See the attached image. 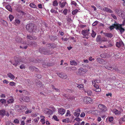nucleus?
Returning <instances> with one entry per match:
<instances>
[{
  "label": "nucleus",
  "mask_w": 125,
  "mask_h": 125,
  "mask_svg": "<svg viewBox=\"0 0 125 125\" xmlns=\"http://www.w3.org/2000/svg\"><path fill=\"white\" fill-rule=\"evenodd\" d=\"M109 28L110 30H112L114 28H115L117 30H119L121 34H122L125 31V29L122 27L121 25L117 23L116 21L112 25L110 26Z\"/></svg>",
  "instance_id": "f257e3e1"
},
{
  "label": "nucleus",
  "mask_w": 125,
  "mask_h": 125,
  "mask_svg": "<svg viewBox=\"0 0 125 125\" xmlns=\"http://www.w3.org/2000/svg\"><path fill=\"white\" fill-rule=\"evenodd\" d=\"M34 25L33 24L30 23L27 24L26 26L27 30L29 32H32L34 29Z\"/></svg>",
  "instance_id": "f03ea898"
},
{
  "label": "nucleus",
  "mask_w": 125,
  "mask_h": 125,
  "mask_svg": "<svg viewBox=\"0 0 125 125\" xmlns=\"http://www.w3.org/2000/svg\"><path fill=\"white\" fill-rule=\"evenodd\" d=\"M14 59L15 61L14 62H10L11 64L15 66H16L17 65H20V62H22L21 60L19 59L18 58L15 57Z\"/></svg>",
  "instance_id": "7ed1b4c3"
},
{
  "label": "nucleus",
  "mask_w": 125,
  "mask_h": 125,
  "mask_svg": "<svg viewBox=\"0 0 125 125\" xmlns=\"http://www.w3.org/2000/svg\"><path fill=\"white\" fill-rule=\"evenodd\" d=\"M39 51L41 53L44 54H46L49 52L48 51L42 47L39 48Z\"/></svg>",
  "instance_id": "20e7f679"
},
{
  "label": "nucleus",
  "mask_w": 125,
  "mask_h": 125,
  "mask_svg": "<svg viewBox=\"0 0 125 125\" xmlns=\"http://www.w3.org/2000/svg\"><path fill=\"white\" fill-rule=\"evenodd\" d=\"M98 107L100 110V111L102 112H104L107 110L106 107L104 105L101 104H99L98 106Z\"/></svg>",
  "instance_id": "39448f33"
},
{
  "label": "nucleus",
  "mask_w": 125,
  "mask_h": 125,
  "mask_svg": "<svg viewBox=\"0 0 125 125\" xmlns=\"http://www.w3.org/2000/svg\"><path fill=\"white\" fill-rule=\"evenodd\" d=\"M84 103H91L92 102V99L88 97H85L83 99Z\"/></svg>",
  "instance_id": "423d86ee"
},
{
  "label": "nucleus",
  "mask_w": 125,
  "mask_h": 125,
  "mask_svg": "<svg viewBox=\"0 0 125 125\" xmlns=\"http://www.w3.org/2000/svg\"><path fill=\"white\" fill-rule=\"evenodd\" d=\"M87 71V70L86 69H84L82 68H81L78 69V73L81 75L84 74Z\"/></svg>",
  "instance_id": "0eeeda50"
},
{
  "label": "nucleus",
  "mask_w": 125,
  "mask_h": 125,
  "mask_svg": "<svg viewBox=\"0 0 125 125\" xmlns=\"http://www.w3.org/2000/svg\"><path fill=\"white\" fill-rule=\"evenodd\" d=\"M89 31V30H83L82 31V34L84 36L86 37L88 36L89 34V33L88 32Z\"/></svg>",
  "instance_id": "6e6552de"
},
{
  "label": "nucleus",
  "mask_w": 125,
  "mask_h": 125,
  "mask_svg": "<svg viewBox=\"0 0 125 125\" xmlns=\"http://www.w3.org/2000/svg\"><path fill=\"white\" fill-rule=\"evenodd\" d=\"M57 75L61 78L63 79H66L67 78V76L64 73H57Z\"/></svg>",
  "instance_id": "1a4fd4ad"
},
{
  "label": "nucleus",
  "mask_w": 125,
  "mask_h": 125,
  "mask_svg": "<svg viewBox=\"0 0 125 125\" xmlns=\"http://www.w3.org/2000/svg\"><path fill=\"white\" fill-rule=\"evenodd\" d=\"M124 45V43L122 41H119L117 42L116 44V46L119 48L121 46L123 47Z\"/></svg>",
  "instance_id": "9d476101"
},
{
  "label": "nucleus",
  "mask_w": 125,
  "mask_h": 125,
  "mask_svg": "<svg viewBox=\"0 0 125 125\" xmlns=\"http://www.w3.org/2000/svg\"><path fill=\"white\" fill-rule=\"evenodd\" d=\"M44 113L47 114H51L52 113V110L49 109H46L44 111Z\"/></svg>",
  "instance_id": "9b49d317"
},
{
  "label": "nucleus",
  "mask_w": 125,
  "mask_h": 125,
  "mask_svg": "<svg viewBox=\"0 0 125 125\" xmlns=\"http://www.w3.org/2000/svg\"><path fill=\"white\" fill-rule=\"evenodd\" d=\"M105 36L108 38H111L113 36V35L111 33H103Z\"/></svg>",
  "instance_id": "f8f14e48"
},
{
  "label": "nucleus",
  "mask_w": 125,
  "mask_h": 125,
  "mask_svg": "<svg viewBox=\"0 0 125 125\" xmlns=\"http://www.w3.org/2000/svg\"><path fill=\"white\" fill-rule=\"evenodd\" d=\"M103 10L109 13H112L113 12L112 10L107 7H104L103 9Z\"/></svg>",
  "instance_id": "ddd939ff"
},
{
  "label": "nucleus",
  "mask_w": 125,
  "mask_h": 125,
  "mask_svg": "<svg viewBox=\"0 0 125 125\" xmlns=\"http://www.w3.org/2000/svg\"><path fill=\"white\" fill-rule=\"evenodd\" d=\"M29 69L31 71H37L38 70V69L36 68L34 66H31L29 67Z\"/></svg>",
  "instance_id": "4468645a"
},
{
  "label": "nucleus",
  "mask_w": 125,
  "mask_h": 125,
  "mask_svg": "<svg viewBox=\"0 0 125 125\" xmlns=\"http://www.w3.org/2000/svg\"><path fill=\"white\" fill-rule=\"evenodd\" d=\"M49 38L52 41H54L57 39V36H49Z\"/></svg>",
  "instance_id": "2eb2a0df"
},
{
  "label": "nucleus",
  "mask_w": 125,
  "mask_h": 125,
  "mask_svg": "<svg viewBox=\"0 0 125 125\" xmlns=\"http://www.w3.org/2000/svg\"><path fill=\"white\" fill-rule=\"evenodd\" d=\"M36 84L38 87H41L42 85V83L39 81L36 82Z\"/></svg>",
  "instance_id": "dca6fc26"
},
{
  "label": "nucleus",
  "mask_w": 125,
  "mask_h": 125,
  "mask_svg": "<svg viewBox=\"0 0 125 125\" xmlns=\"http://www.w3.org/2000/svg\"><path fill=\"white\" fill-rule=\"evenodd\" d=\"M6 111L5 110L3 109L0 110V115L2 116H4L5 115Z\"/></svg>",
  "instance_id": "f3484780"
},
{
  "label": "nucleus",
  "mask_w": 125,
  "mask_h": 125,
  "mask_svg": "<svg viewBox=\"0 0 125 125\" xmlns=\"http://www.w3.org/2000/svg\"><path fill=\"white\" fill-rule=\"evenodd\" d=\"M113 113L116 115H119L120 114V112L116 109L113 110Z\"/></svg>",
  "instance_id": "a211bd4d"
},
{
  "label": "nucleus",
  "mask_w": 125,
  "mask_h": 125,
  "mask_svg": "<svg viewBox=\"0 0 125 125\" xmlns=\"http://www.w3.org/2000/svg\"><path fill=\"white\" fill-rule=\"evenodd\" d=\"M65 111L64 109L61 108L59 110V112L62 115L64 114Z\"/></svg>",
  "instance_id": "6ab92c4d"
},
{
  "label": "nucleus",
  "mask_w": 125,
  "mask_h": 125,
  "mask_svg": "<svg viewBox=\"0 0 125 125\" xmlns=\"http://www.w3.org/2000/svg\"><path fill=\"white\" fill-rule=\"evenodd\" d=\"M22 40V39L19 37H18L16 38V40L17 42L19 43H22L23 42Z\"/></svg>",
  "instance_id": "aec40b11"
},
{
  "label": "nucleus",
  "mask_w": 125,
  "mask_h": 125,
  "mask_svg": "<svg viewBox=\"0 0 125 125\" xmlns=\"http://www.w3.org/2000/svg\"><path fill=\"white\" fill-rule=\"evenodd\" d=\"M6 8L10 11H12V9L10 6V5H7L5 7Z\"/></svg>",
  "instance_id": "412c9836"
},
{
  "label": "nucleus",
  "mask_w": 125,
  "mask_h": 125,
  "mask_svg": "<svg viewBox=\"0 0 125 125\" xmlns=\"http://www.w3.org/2000/svg\"><path fill=\"white\" fill-rule=\"evenodd\" d=\"M7 75L8 77L11 79H14V76L10 73H9Z\"/></svg>",
  "instance_id": "4be33fe9"
},
{
  "label": "nucleus",
  "mask_w": 125,
  "mask_h": 125,
  "mask_svg": "<svg viewBox=\"0 0 125 125\" xmlns=\"http://www.w3.org/2000/svg\"><path fill=\"white\" fill-rule=\"evenodd\" d=\"M0 21L4 26H6L7 25V23L6 21L3 20H1Z\"/></svg>",
  "instance_id": "5701e85b"
},
{
  "label": "nucleus",
  "mask_w": 125,
  "mask_h": 125,
  "mask_svg": "<svg viewBox=\"0 0 125 125\" xmlns=\"http://www.w3.org/2000/svg\"><path fill=\"white\" fill-rule=\"evenodd\" d=\"M70 63L71 65H76L77 64V63L74 60L71 61Z\"/></svg>",
  "instance_id": "b1692460"
},
{
  "label": "nucleus",
  "mask_w": 125,
  "mask_h": 125,
  "mask_svg": "<svg viewBox=\"0 0 125 125\" xmlns=\"http://www.w3.org/2000/svg\"><path fill=\"white\" fill-rule=\"evenodd\" d=\"M115 11L117 14H118L119 16H120V13L121 12V11L120 9H115Z\"/></svg>",
  "instance_id": "393cba45"
},
{
  "label": "nucleus",
  "mask_w": 125,
  "mask_h": 125,
  "mask_svg": "<svg viewBox=\"0 0 125 125\" xmlns=\"http://www.w3.org/2000/svg\"><path fill=\"white\" fill-rule=\"evenodd\" d=\"M51 65V64L50 63H45L43 64L42 66L44 67H46V66H49Z\"/></svg>",
  "instance_id": "a878e982"
},
{
  "label": "nucleus",
  "mask_w": 125,
  "mask_h": 125,
  "mask_svg": "<svg viewBox=\"0 0 125 125\" xmlns=\"http://www.w3.org/2000/svg\"><path fill=\"white\" fill-rule=\"evenodd\" d=\"M52 5L54 6H58V3L56 0H55L53 2Z\"/></svg>",
  "instance_id": "bb28decb"
},
{
  "label": "nucleus",
  "mask_w": 125,
  "mask_h": 125,
  "mask_svg": "<svg viewBox=\"0 0 125 125\" xmlns=\"http://www.w3.org/2000/svg\"><path fill=\"white\" fill-rule=\"evenodd\" d=\"M52 89L53 90H54L53 91H55V92H60V90H59L57 88H56L54 86H53V85H52Z\"/></svg>",
  "instance_id": "cd10ccee"
},
{
  "label": "nucleus",
  "mask_w": 125,
  "mask_h": 125,
  "mask_svg": "<svg viewBox=\"0 0 125 125\" xmlns=\"http://www.w3.org/2000/svg\"><path fill=\"white\" fill-rule=\"evenodd\" d=\"M66 3V2H63L62 3L60 6L61 8H63L64 7Z\"/></svg>",
  "instance_id": "c85d7f7f"
},
{
  "label": "nucleus",
  "mask_w": 125,
  "mask_h": 125,
  "mask_svg": "<svg viewBox=\"0 0 125 125\" xmlns=\"http://www.w3.org/2000/svg\"><path fill=\"white\" fill-rule=\"evenodd\" d=\"M96 33L93 30H92V33L91 34V36L93 38H94L96 35Z\"/></svg>",
  "instance_id": "c756f323"
},
{
  "label": "nucleus",
  "mask_w": 125,
  "mask_h": 125,
  "mask_svg": "<svg viewBox=\"0 0 125 125\" xmlns=\"http://www.w3.org/2000/svg\"><path fill=\"white\" fill-rule=\"evenodd\" d=\"M9 18L10 21H11L14 19V17L12 15L10 14L9 16Z\"/></svg>",
  "instance_id": "7c9ffc66"
},
{
  "label": "nucleus",
  "mask_w": 125,
  "mask_h": 125,
  "mask_svg": "<svg viewBox=\"0 0 125 125\" xmlns=\"http://www.w3.org/2000/svg\"><path fill=\"white\" fill-rule=\"evenodd\" d=\"M87 93L89 96H90L92 94V91L90 90H88L87 91Z\"/></svg>",
  "instance_id": "2f4dec72"
},
{
  "label": "nucleus",
  "mask_w": 125,
  "mask_h": 125,
  "mask_svg": "<svg viewBox=\"0 0 125 125\" xmlns=\"http://www.w3.org/2000/svg\"><path fill=\"white\" fill-rule=\"evenodd\" d=\"M30 6L31 7L33 8H36L37 7L36 5L33 3H31L30 5Z\"/></svg>",
  "instance_id": "473e14b6"
},
{
  "label": "nucleus",
  "mask_w": 125,
  "mask_h": 125,
  "mask_svg": "<svg viewBox=\"0 0 125 125\" xmlns=\"http://www.w3.org/2000/svg\"><path fill=\"white\" fill-rule=\"evenodd\" d=\"M51 12L52 13H54L55 14L58 13V12L56 10H55L54 9H52L51 10Z\"/></svg>",
  "instance_id": "72a5a7b5"
},
{
  "label": "nucleus",
  "mask_w": 125,
  "mask_h": 125,
  "mask_svg": "<svg viewBox=\"0 0 125 125\" xmlns=\"http://www.w3.org/2000/svg\"><path fill=\"white\" fill-rule=\"evenodd\" d=\"M78 11V10L77 9H75L72 12V14L74 15L77 13Z\"/></svg>",
  "instance_id": "f704fd0d"
},
{
  "label": "nucleus",
  "mask_w": 125,
  "mask_h": 125,
  "mask_svg": "<svg viewBox=\"0 0 125 125\" xmlns=\"http://www.w3.org/2000/svg\"><path fill=\"white\" fill-rule=\"evenodd\" d=\"M0 102L2 104L5 103L6 102V101L4 99H1L0 100Z\"/></svg>",
  "instance_id": "c9c22d12"
},
{
  "label": "nucleus",
  "mask_w": 125,
  "mask_h": 125,
  "mask_svg": "<svg viewBox=\"0 0 125 125\" xmlns=\"http://www.w3.org/2000/svg\"><path fill=\"white\" fill-rule=\"evenodd\" d=\"M101 40V38L100 36H97L96 41L97 42H99Z\"/></svg>",
  "instance_id": "e433bc0d"
},
{
  "label": "nucleus",
  "mask_w": 125,
  "mask_h": 125,
  "mask_svg": "<svg viewBox=\"0 0 125 125\" xmlns=\"http://www.w3.org/2000/svg\"><path fill=\"white\" fill-rule=\"evenodd\" d=\"M62 121L63 122L68 123L69 122V119L68 118H67L63 119Z\"/></svg>",
  "instance_id": "4c0bfd02"
},
{
  "label": "nucleus",
  "mask_w": 125,
  "mask_h": 125,
  "mask_svg": "<svg viewBox=\"0 0 125 125\" xmlns=\"http://www.w3.org/2000/svg\"><path fill=\"white\" fill-rule=\"evenodd\" d=\"M16 84V83L13 82H11L10 83V85L11 86H15Z\"/></svg>",
  "instance_id": "58836bf2"
},
{
  "label": "nucleus",
  "mask_w": 125,
  "mask_h": 125,
  "mask_svg": "<svg viewBox=\"0 0 125 125\" xmlns=\"http://www.w3.org/2000/svg\"><path fill=\"white\" fill-rule=\"evenodd\" d=\"M73 114L74 116L77 117H78L80 115V113H78L75 112L73 113Z\"/></svg>",
  "instance_id": "ea45409f"
},
{
  "label": "nucleus",
  "mask_w": 125,
  "mask_h": 125,
  "mask_svg": "<svg viewBox=\"0 0 125 125\" xmlns=\"http://www.w3.org/2000/svg\"><path fill=\"white\" fill-rule=\"evenodd\" d=\"M99 23V22L97 21H96L94 22L92 24L93 26H94L97 25V24Z\"/></svg>",
  "instance_id": "a19ab883"
},
{
  "label": "nucleus",
  "mask_w": 125,
  "mask_h": 125,
  "mask_svg": "<svg viewBox=\"0 0 125 125\" xmlns=\"http://www.w3.org/2000/svg\"><path fill=\"white\" fill-rule=\"evenodd\" d=\"M103 60V59L100 58H97V61L100 63L102 61V60Z\"/></svg>",
  "instance_id": "79ce46f5"
},
{
  "label": "nucleus",
  "mask_w": 125,
  "mask_h": 125,
  "mask_svg": "<svg viewBox=\"0 0 125 125\" xmlns=\"http://www.w3.org/2000/svg\"><path fill=\"white\" fill-rule=\"evenodd\" d=\"M20 68L21 69H24L25 68V66L24 64H22L20 66Z\"/></svg>",
  "instance_id": "37998d69"
},
{
  "label": "nucleus",
  "mask_w": 125,
  "mask_h": 125,
  "mask_svg": "<svg viewBox=\"0 0 125 125\" xmlns=\"http://www.w3.org/2000/svg\"><path fill=\"white\" fill-rule=\"evenodd\" d=\"M115 71H117V73H122V72L121 71L119 70L117 68L115 67Z\"/></svg>",
  "instance_id": "c03bdc74"
},
{
  "label": "nucleus",
  "mask_w": 125,
  "mask_h": 125,
  "mask_svg": "<svg viewBox=\"0 0 125 125\" xmlns=\"http://www.w3.org/2000/svg\"><path fill=\"white\" fill-rule=\"evenodd\" d=\"M24 100H25V101L26 102H28V101H29L30 99H29V98L28 97H26L25 98Z\"/></svg>",
  "instance_id": "a18cd8bd"
},
{
  "label": "nucleus",
  "mask_w": 125,
  "mask_h": 125,
  "mask_svg": "<svg viewBox=\"0 0 125 125\" xmlns=\"http://www.w3.org/2000/svg\"><path fill=\"white\" fill-rule=\"evenodd\" d=\"M67 10L66 9H65L63 11V13L64 14L66 15L67 13Z\"/></svg>",
  "instance_id": "49530a36"
},
{
  "label": "nucleus",
  "mask_w": 125,
  "mask_h": 125,
  "mask_svg": "<svg viewBox=\"0 0 125 125\" xmlns=\"http://www.w3.org/2000/svg\"><path fill=\"white\" fill-rule=\"evenodd\" d=\"M70 111L68 110L67 111V112L66 114V116H68V115H69V116H71V115L70 114Z\"/></svg>",
  "instance_id": "de8ad7c7"
},
{
  "label": "nucleus",
  "mask_w": 125,
  "mask_h": 125,
  "mask_svg": "<svg viewBox=\"0 0 125 125\" xmlns=\"http://www.w3.org/2000/svg\"><path fill=\"white\" fill-rule=\"evenodd\" d=\"M53 118L55 120L57 121H59V119L57 118V117L55 115H54L53 116Z\"/></svg>",
  "instance_id": "09e8293b"
},
{
  "label": "nucleus",
  "mask_w": 125,
  "mask_h": 125,
  "mask_svg": "<svg viewBox=\"0 0 125 125\" xmlns=\"http://www.w3.org/2000/svg\"><path fill=\"white\" fill-rule=\"evenodd\" d=\"M27 38L28 39L30 40H32V36H31V35H28L27 36Z\"/></svg>",
  "instance_id": "8fccbe9b"
},
{
  "label": "nucleus",
  "mask_w": 125,
  "mask_h": 125,
  "mask_svg": "<svg viewBox=\"0 0 125 125\" xmlns=\"http://www.w3.org/2000/svg\"><path fill=\"white\" fill-rule=\"evenodd\" d=\"M68 98L70 99L71 100H72L74 99L75 98V97L74 96H71L69 97V98Z\"/></svg>",
  "instance_id": "3c124183"
},
{
  "label": "nucleus",
  "mask_w": 125,
  "mask_h": 125,
  "mask_svg": "<svg viewBox=\"0 0 125 125\" xmlns=\"http://www.w3.org/2000/svg\"><path fill=\"white\" fill-rule=\"evenodd\" d=\"M94 90L96 92H99L101 91V89L100 88H99L97 89H94Z\"/></svg>",
  "instance_id": "603ef678"
},
{
  "label": "nucleus",
  "mask_w": 125,
  "mask_h": 125,
  "mask_svg": "<svg viewBox=\"0 0 125 125\" xmlns=\"http://www.w3.org/2000/svg\"><path fill=\"white\" fill-rule=\"evenodd\" d=\"M113 120V117H110L109 119V121L110 122L112 121Z\"/></svg>",
  "instance_id": "864d4df0"
},
{
  "label": "nucleus",
  "mask_w": 125,
  "mask_h": 125,
  "mask_svg": "<svg viewBox=\"0 0 125 125\" xmlns=\"http://www.w3.org/2000/svg\"><path fill=\"white\" fill-rule=\"evenodd\" d=\"M13 99H10L8 100L7 102H8L9 104L12 103L13 102Z\"/></svg>",
  "instance_id": "5fc2aeb1"
},
{
  "label": "nucleus",
  "mask_w": 125,
  "mask_h": 125,
  "mask_svg": "<svg viewBox=\"0 0 125 125\" xmlns=\"http://www.w3.org/2000/svg\"><path fill=\"white\" fill-rule=\"evenodd\" d=\"M51 43L47 44H46V46L47 47L49 48H51Z\"/></svg>",
  "instance_id": "6e6d98bb"
},
{
  "label": "nucleus",
  "mask_w": 125,
  "mask_h": 125,
  "mask_svg": "<svg viewBox=\"0 0 125 125\" xmlns=\"http://www.w3.org/2000/svg\"><path fill=\"white\" fill-rule=\"evenodd\" d=\"M110 79L112 80H115V77L114 76H111L110 77Z\"/></svg>",
  "instance_id": "4d7b16f0"
},
{
  "label": "nucleus",
  "mask_w": 125,
  "mask_h": 125,
  "mask_svg": "<svg viewBox=\"0 0 125 125\" xmlns=\"http://www.w3.org/2000/svg\"><path fill=\"white\" fill-rule=\"evenodd\" d=\"M56 47L55 45L54 44H51V48H54Z\"/></svg>",
  "instance_id": "13d9d810"
},
{
  "label": "nucleus",
  "mask_w": 125,
  "mask_h": 125,
  "mask_svg": "<svg viewBox=\"0 0 125 125\" xmlns=\"http://www.w3.org/2000/svg\"><path fill=\"white\" fill-rule=\"evenodd\" d=\"M31 44L32 45L34 46H36L37 44L34 41H33Z\"/></svg>",
  "instance_id": "bf43d9fd"
},
{
  "label": "nucleus",
  "mask_w": 125,
  "mask_h": 125,
  "mask_svg": "<svg viewBox=\"0 0 125 125\" xmlns=\"http://www.w3.org/2000/svg\"><path fill=\"white\" fill-rule=\"evenodd\" d=\"M100 57L102 58H105L106 57V56L104 54H102L100 55Z\"/></svg>",
  "instance_id": "052dcab7"
},
{
  "label": "nucleus",
  "mask_w": 125,
  "mask_h": 125,
  "mask_svg": "<svg viewBox=\"0 0 125 125\" xmlns=\"http://www.w3.org/2000/svg\"><path fill=\"white\" fill-rule=\"evenodd\" d=\"M19 121L17 119H15L14 120V122L15 123H19Z\"/></svg>",
  "instance_id": "680f3d73"
},
{
  "label": "nucleus",
  "mask_w": 125,
  "mask_h": 125,
  "mask_svg": "<svg viewBox=\"0 0 125 125\" xmlns=\"http://www.w3.org/2000/svg\"><path fill=\"white\" fill-rule=\"evenodd\" d=\"M16 23L17 24H19L20 23V21L19 20L16 19L15 20Z\"/></svg>",
  "instance_id": "e2e57ef3"
},
{
  "label": "nucleus",
  "mask_w": 125,
  "mask_h": 125,
  "mask_svg": "<svg viewBox=\"0 0 125 125\" xmlns=\"http://www.w3.org/2000/svg\"><path fill=\"white\" fill-rule=\"evenodd\" d=\"M32 111L31 110H27L25 112V114H27L29 113H31Z\"/></svg>",
  "instance_id": "0e129e2a"
},
{
  "label": "nucleus",
  "mask_w": 125,
  "mask_h": 125,
  "mask_svg": "<svg viewBox=\"0 0 125 125\" xmlns=\"http://www.w3.org/2000/svg\"><path fill=\"white\" fill-rule=\"evenodd\" d=\"M85 113H84L83 112L80 115V116L81 117H83L85 116Z\"/></svg>",
  "instance_id": "69168bd1"
},
{
  "label": "nucleus",
  "mask_w": 125,
  "mask_h": 125,
  "mask_svg": "<svg viewBox=\"0 0 125 125\" xmlns=\"http://www.w3.org/2000/svg\"><path fill=\"white\" fill-rule=\"evenodd\" d=\"M74 120H76L77 121L79 122L81 120V119L78 117H76L74 119Z\"/></svg>",
  "instance_id": "338daca9"
},
{
  "label": "nucleus",
  "mask_w": 125,
  "mask_h": 125,
  "mask_svg": "<svg viewBox=\"0 0 125 125\" xmlns=\"http://www.w3.org/2000/svg\"><path fill=\"white\" fill-rule=\"evenodd\" d=\"M12 123L9 121H8L6 123V125H12Z\"/></svg>",
  "instance_id": "774afa93"
}]
</instances>
